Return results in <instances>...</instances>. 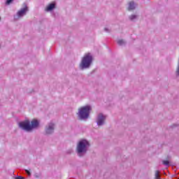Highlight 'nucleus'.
Here are the masks:
<instances>
[{
  "label": "nucleus",
  "instance_id": "nucleus-1",
  "mask_svg": "<svg viewBox=\"0 0 179 179\" xmlns=\"http://www.w3.org/2000/svg\"><path fill=\"white\" fill-rule=\"evenodd\" d=\"M19 127H21L22 129H24V131H27L28 132H30V131L38 127V120L34 119L31 122V124H30V121L25 120L24 122H20Z\"/></svg>",
  "mask_w": 179,
  "mask_h": 179
},
{
  "label": "nucleus",
  "instance_id": "nucleus-2",
  "mask_svg": "<svg viewBox=\"0 0 179 179\" xmlns=\"http://www.w3.org/2000/svg\"><path fill=\"white\" fill-rule=\"evenodd\" d=\"M90 111H92V107L90 106H85L80 108L78 113L80 120H86L89 118Z\"/></svg>",
  "mask_w": 179,
  "mask_h": 179
},
{
  "label": "nucleus",
  "instance_id": "nucleus-3",
  "mask_svg": "<svg viewBox=\"0 0 179 179\" xmlns=\"http://www.w3.org/2000/svg\"><path fill=\"white\" fill-rule=\"evenodd\" d=\"M92 61H93V57H92V55H90V53H87L83 57L81 61V63L80 64V67L81 68V69L89 68Z\"/></svg>",
  "mask_w": 179,
  "mask_h": 179
},
{
  "label": "nucleus",
  "instance_id": "nucleus-4",
  "mask_svg": "<svg viewBox=\"0 0 179 179\" xmlns=\"http://www.w3.org/2000/svg\"><path fill=\"white\" fill-rule=\"evenodd\" d=\"M89 146V142L86 140H82L79 142L77 146V152L78 153H83V152H86V148Z\"/></svg>",
  "mask_w": 179,
  "mask_h": 179
},
{
  "label": "nucleus",
  "instance_id": "nucleus-5",
  "mask_svg": "<svg viewBox=\"0 0 179 179\" xmlns=\"http://www.w3.org/2000/svg\"><path fill=\"white\" fill-rule=\"evenodd\" d=\"M29 10V8H27V6H25L24 8H22L20 10L17 12V16L19 17H22V16H24L26 15V13Z\"/></svg>",
  "mask_w": 179,
  "mask_h": 179
},
{
  "label": "nucleus",
  "instance_id": "nucleus-6",
  "mask_svg": "<svg viewBox=\"0 0 179 179\" xmlns=\"http://www.w3.org/2000/svg\"><path fill=\"white\" fill-rule=\"evenodd\" d=\"M104 120H106V117H104L103 114H99L98 116L97 124L103 125L104 124Z\"/></svg>",
  "mask_w": 179,
  "mask_h": 179
},
{
  "label": "nucleus",
  "instance_id": "nucleus-7",
  "mask_svg": "<svg viewBox=\"0 0 179 179\" xmlns=\"http://www.w3.org/2000/svg\"><path fill=\"white\" fill-rule=\"evenodd\" d=\"M45 132L48 135H50V134H52L54 132V124L50 123L48 127L45 129Z\"/></svg>",
  "mask_w": 179,
  "mask_h": 179
},
{
  "label": "nucleus",
  "instance_id": "nucleus-8",
  "mask_svg": "<svg viewBox=\"0 0 179 179\" xmlns=\"http://www.w3.org/2000/svg\"><path fill=\"white\" fill-rule=\"evenodd\" d=\"M54 8H55V3H50L46 7L45 10L46 12H50V10H52Z\"/></svg>",
  "mask_w": 179,
  "mask_h": 179
},
{
  "label": "nucleus",
  "instance_id": "nucleus-9",
  "mask_svg": "<svg viewBox=\"0 0 179 179\" xmlns=\"http://www.w3.org/2000/svg\"><path fill=\"white\" fill-rule=\"evenodd\" d=\"M134 9H135V3L131 1L130 3H129L128 10H134Z\"/></svg>",
  "mask_w": 179,
  "mask_h": 179
},
{
  "label": "nucleus",
  "instance_id": "nucleus-10",
  "mask_svg": "<svg viewBox=\"0 0 179 179\" xmlns=\"http://www.w3.org/2000/svg\"><path fill=\"white\" fill-rule=\"evenodd\" d=\"M162 164H164V166H169V164H170V162H169V160H164L162 161Z\"/></svg>",
  "mask_w": 179,
  "mask_h": 179
},
{
  "label": "nucleus",
  "instance_id": "nucleus-11",
  "mask_svg": "<svg viewBox=\"0 0 179 179\" xmlns=\"http://www.w3.org/2000/svg\"><path fill=\"white\" fill-rule=\"evenodd\" d=\"M159 174H160V171H155V178H159Z\"/></svg>",
  "mask_w": 179,
  "mask_h": 179
},
{
  "label": "nucleus",
  "instance_id": "nucleus-12",
  "mask_svg": "<svg viewBox=\"0 0 179 179\" xmlns=\"http://www.w3.org/2000/svg\"><path fill=\"white\" fill-rule=\"evenodd\" d=\"M130 20H134V19H136V15H132L129 17Z\"/></svg>",
  "mask_w": 179,
  "mask_h": 179
},
{
  "label": "nucleus",
  "instance_id": "nucleus-13",
  "mask_svg": "<svg viewBox=\"0 0 179 179\" xmlns=\"http://www.w3.org/2000/svg\"><path fill=\"white\" fill-rule=\"evenodd\" d=\"M124 43V41L123 40H119L117 41V44H119V45H122V43Z\"/></svg>",
  "mask_w": 179,
  "mask_h": 179
},
{
  "label": "nucleus",
  "instance_id": "nucleus-14",
  "mask_svg": "<svg viewBox=\"0 0 179 179\" xmlns=\"http://www.w3.org/2000/svg\"><path fill=\"white\" fill-rule=\"evenodd\" d=\"M25 171L28 174V176H31V173H30V171L26 169Z\"/></svg>",
  "mask_w": 179,
  "mask_h": 179
},
{
  "label": "nucleus",
  "instance_id": "nucleus-15",
  "mask_svg": "<svg viewBox=\"0 0 179 179\" xmlns=\"http://www.w3.org/2000/svg\"><path fill=\"white\" fill-rule=\"evenodd\" d=\"M13 0H7L6 1V4L9 5V3H10V2H12Z\"/></svg>",
  "mask_w": 179,
  "mask_h": 179
},
{
  "label": "nucleus",
  "instance_id": "nucleus-16",
  "mask_svg": "<svg viewBox=\"0 0 179 179\" xmlns=\"http://www.w3.org/2000/svg\"><path fill=\"white\" fill-rule=\"evenodd\" d=\"M15 179H24V178L22 177V176H18V177L15 178Z\"/></svg>",
  "mask_w": 179,
  "mask_h": 179
},
{
  "label": "nucleus",
  "instance_id": "nucleus-17",
  "mask_svg": "<svg viewBox=\"0 0 179 179\" xmlns=\"http://www.w3.org/2000/svg\"><path fill=\"white\" fill-rule=\"evenodd\" d=\"M105 30H107V28H105Z\"/></svg>",
  "mask_w": 179,
  "mask_h": 179
},
{
  "label": "nucleus",
  "instance_id": "nucleus-18",
  "mask_svg": "<svg viewBox=\"0 0 179 179\" xmlns=\"http://www.w3.org/2000/svg\"><path fill=\"white\" fill-rule=\"evenodd\" d=\"M0 20H1V17H0Z\"/></svg>",
  "mask_w": 179,
  "mask_h": 179
}]
</instances>
